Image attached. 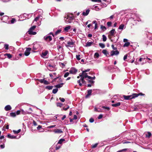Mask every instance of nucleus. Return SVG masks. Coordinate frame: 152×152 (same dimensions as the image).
Instances as JSON below:
<instances>
[{"label":"nucleus","instance_id":"nucleus-11","mask_svg":"<svg viewBox=\"0 0 152 152\" xmlns=\"http://www.w3.org/2000/svg\"><path fill=\"white\" fill-rule=\"evenodd\" d=\"M21 113L24 115H26L27 114H31V112H28L26 110L24 111L23 109H21Z\"/></svg>","mask_w":152,"mask_h":152},{"label":"nucleus","instance_id":"nucleus-8","mask_svg":"<svg viewBox=\"0 0 152 152\" xmlns=\"http://www.w3.org/2000/svg\"><path fill=\"white\" fill-rule=\"evenodd\" d=\"M53 132L56 134H61L63 133L62 129H56L53 131Z\"/></svg>","mask_w":152,"mask_h":152},{"label":"nucleus","instance_id":"nucleus-54","mask_svg":"<svg viewBox=\"0 0 152 152\" xmlns=\"http://www.w3.org/2000/svg\"><path fill=\"white\" fill-rule=\"evenodd\" d=\"M0 148L1 149H3V148H4V147H5L4 144L3 143L2 144H0Z\"/></svg>","mask_w":152,"mask_h":152},{"label":"nucleus","instance_id":"nucleus-43","mask_svg":"<svg viewBox=\"0 0 152 152\" xmlns=\"http://www.w3.org/2000/svg\"><path fill=\"white\" fill-rule=\"evenodd\" d=\"M65 140L64 139H61L59 140L58 142V143L61 144L62 143V142Z\"/></svg>","mask_w":152,"mask_h":152},{"label":"nucleus","instance_id":"nucleus-56","mask_svg":"<svg viewBox=\"0 0 152 152\" xmlns=\"http://www.w3.org/2000/svg\"><path fill=\"white\" fill-rule=\"evenodd\" d=\"M59 99L61 102H64L65 101V99L64 98L60 97Z\"/></svg>","mask_w":152,"mask_h":152},{"label":"nucleus","instance_id":"nucleus-6","mask_svg":"<svg viewBox=\"0 0 152 152\" xmlns=\"http://www.w3.org/2000/svg\"><path fill=\"white\" fill-rule=\"evenodd\" d=\"M77 71V70L74 67L71 68L69 71L70 73L72 74H75Z\"/></svg>","mask_w":152,"mask_h":152},{"label":"nucleus","instance_id":"nucleus-42","mask_svg":"<svg viewBox=\"0 0 152 152\" xmlns=\"http://www.w3.org/2000/svg\"><path fill=\"white\" fill-rule=\"evenodd\" d=\"M40 16L39 15V16H38L34 18V20L33 22H34V21L37 22L39 20V19L40 18Z\"/></svg>","mask_w":152,"mask_h":152},{"label":"nucleus","instance_id":"nucleus-44","mask_svg":"<svg viewBox=\"0 0 152 152\" xmlns=\"http://www.w3.org/2000/svg\"><path fill=\"white\" fill-rule=\"evenodd\" d=\"M61 30L60 29H59L58 30H57L55 33V34L56 35L60 33L61 32Z\"/></svg>","mask_w":152,"mask_h":152},{"label":"nucleus","instance_id":"nucleus-62","mask_svg":"<svg viewBox=\"0 0 152 152\" xmlns=\"http://www.w3.org/2000/svg\"><path fill=\"white\" fill-rule=\"evenodd\" d=\"M20 113H21V110H17L16 111V114L18 115L20 114Z\"/></svg>","mask_w":152,"mask_h":152},{"label":"nucleus","instance_id":"nucleus-18","mask_svg":"<svg viewBox=\"0 0 152 152\" xmlns=\"http://www.w3.org/2000/svg\"><path fill=\"white\" fill-rule=\"evenodd\" d=\"M92 92V90L91 89H89L87 90V94L86 96V97L87 98L88 96L91 95Z\"/></svg>","mask_w":152,"mask_h":152},{"label":"nucleus","instance_id":"nucleus-15","mask_svg":"<svg viewBox=\"0 0 152 152\" xmlns=\"http://www.w3.org/2000/svg\"><path fill=\"white\" fill-rule=\"evenodd\" d=\"M11 109L12 107L11 106L9 105H7L4 107V110L6 111L10 110Z\"/></svg>","mask_w":152,"mask_h":152},{"label":"nucleus","instance_id":"nucleus-19","mask_svg":"<svg viewBox=\"0 0 152 152\" xmlns=\"http://www.w3.org/2000/svg\"><path fill=\"white\" fill-rule=\"evenodd\" d=\"M7 137L10 139H15L16 138V136L13 135H12L10 134H8Z\"/></svg>","mask_w":152,"mask_h":152},{"label":"nucleus","instance_id":"nucleus-39","mask_svg":"<svg viewBox=\"0 0 152 152\" xmlns=\"http://www.w3.org/2000/svg\"><path fill=\"white\" fill-rule=\"evenodd\" d=\"M4 48L6 50H8L9 49V45L6 44H4Z\"/></svg>","mask_w":152,"mask_h":152},{"label":"nucleus","instance_id":"nucleus-4","mask_svg":"<svg viewBox=\"0 0 152 152\" xmlns=\"http://www.w3.org/2000/svg\"><path fill=\"white\" fill-rule=\"evenodd\" d=\"M95 77L94 76L93 77L91 76L88 77L86 80L88 81V83L91 84H93L94 83V81H93V80L95 79Z\"/></svg>","mask_w":152,"mask_h":152},{"label":"nucleus","instance_id":"nucleus-49","mask_svg":"<svg viewBox=\"0 0 152 152\" xmlns=\"http://www.w3.org/2000/svg\"><path fill=\"white\" fill-rule=\"evenodd\" d=\"M69 73L68 72H66L65 73L64 75V77H67V76H68V75H69Z\"/></svg>","mask_w":152,"mask_h":152},{"label":"nucleus","instance_id":"nucleus-57","mask_svg":"<svg viewBox=\"0 0 152 152\" xmlns=\"http://www.w3.org/2000/svg\"><path fill=\"white\" fill-rule=\"evenodd\" d=\"M56 126V125H51L48 127V128H51L55 127Z\"/></svg>","mask_w":152,"mask_h":152},{"label":"nucleus","instance_id":"nucleus-47","mask_svg":"<svg viewBox=\"0 0 152 152\" xmlns=\"http://www.w3.org/2000/svg\"><path fill=\"white\" fill-rule=\"evenodd\" d=\"M16 21V20L15 18H12L11 20V23L12 24L14 23Z\"/></svg>","mask_w":152,"mask_h":152},{"label":"nucleus","instance_id":"nucleus-7","mask_svg":"<svg viewBox=\"0 0 152 152\" xmlns=\"http://www.w3.org/2000/svg\"><path fill=\"white\" fill-rule=\"evenodd\" d=\"M31 49V48H26V50L24 53V55L26 56H28L30 53V51Z\"/></svg>","mask_w":152,"mask_h":152},{"label":"nucleus","instance_id":"nucleus-2","mask_svg":"<svg viewBox=\"0 0 152 152\" xmlns=\"http://www.w3.org/2000/svg\"><path fill=\"white\" fill-rule=\"evenodd\" d=\"M73 18V16L72 15H68L65 18V20L66 23H70Z\"/></svg>","mask_w":152,"mask_h":152},{"label":"nucleus","instance_id":"nucleus-37","mask_svg":"<svg viewBox=\"0 0 152 152\" xmlns=\"http://www.w3.org/2000/svg\"><path fill=\"white\" fill-rule=\"evenodd\" d=\"M99 53H96L94 55V58H97L99 57Z\"/></svg>","mask_w":152,"mask_h":152},{"label":"nucleus","instance_id":"nucleus-26","mask_svg":"<svg viewBox=\"0 0 152 152\" xmlns=\"http://www.w3.org/2000/svg\"><path fill=\"white\" fill-rule=\"evenodd\" d=\"M121 104V103L120 102H118L117 103L113 104H112V106L113 107H118L120 106Z\"/></svg>","mask_w":152,"mask_h":152},{"label":"nucleus","instance_id":"nucleus-53","mask_svg":"<svg viewBox=\"0 0 152 152\" xmlns=\"http://www.w3.org/2000/svg\"><path fill=\"white\" fill-rule=\"evenodd\" d=\"M107 25L108 27H110L111 26L112 23L111 22H108L107 23Z\"/></svg>","mask_w":152,"mask_h":152},{"label":"nucleus","instance_id":"nucleus-27","mask_svg":"<svg viewBox=\"0 0 152 152\" xmlns=\"http://www.w3.org/2000/svg\"><path fill=\"white\" fill-rule=\"evenodd\" d=\"M115 30L114 29H112L110 31V35L112 36H113L114 35V34L115 33Z\"/></svg>","mask_w":152,"mask_h":152},{"label":"nucleus","instance_id":"nucleus-16","mask_svg":"<svg viewBox=\"0 0 152 152\" xmlns=\"http://www.w3.org/2000/svg\"><path fill=\"white\" fill-rule=\"evenodd\" d=\"M69 46L72 47H73L74 42L72 41H68L67 43Z\"/></svg>","mask_w":152,"mask_h":152},{"label":"nucleus","instance_id":"nucleus-52","mask_svg":"<svg viewBox=\"0 0 152 152\" xmlns=\"http://www.w3.org/2000/svg\"><path fill=\"white\" fill-rule=\"evenodd\" d=\"M98 144V143H96L95 144H94V145H92V148H96L97 147Z\"/></svg>","mask_w":152,"mask_h":152},{"label":"nucleus","instance_id":"nucleus-23","mask_svg":"<svg viewBox=\"0 0 152 152\" xmlns=\"http://www.w3.org/2000/svg\"><path fill=\"white\" fill-rule=\"evenodd\" d=\"M53 86H48L45 87V89L48 90H50L52 89Z\"/></svg>","mask_w":152,"mask_h":152},{"label":"nucleus","instance_id":"nucleus-58","mask_svg":"<svg viewBox=\"0 0 152 152\" xmlns=\"http://www.w3.org/2000/svg\"><path fill=\"white\" fill-rule=\"evenodd\" d=\"M89 121L90 123H93L94 122V120L93 118H91L89 119Z\"/></svg>","mask_w":152,"mask_h":152},{"label":"nucleus","instance_id":"nucleus-24","mask_svg":"<svg viewBox=\"0 0 152 152\" xmlns=\"http://www.w3.org/2000/svg\"><path fill=\"white\" fill-rule=\"evenodd\" d=\"M80 77H81V78L80 79V80H81L82 83L83 84H86V82H85V80H84L85 78H86V77H83V76Z\"/></svg>","mask_w":152,"mask_h":152},{"label":"nucleus","instance_id":"nucleus-61","mask_svg":"<svg viewBox=\"0 0 152 152\" xmlns=\"http://www.w3.org/2000/svg\"><path fill=\"white\" fill-rule=\"evenodd\" d=\"M91 1L93 2H101V0H91Z\"/></svg>","mask_w":152,"mask_h":152},{"label":"nucleus","instance_id":"nucleus-5","mask_svg":"<svg viewBox=\"0 0 152 152\" xmlns=\"http://www.w3.org/2000/svg\"><path fill=\"white\" fill-rule=\"evenodd\" d=\"M44 39L47 42H49L52 40V37L48 35H46L44 37Z\"/></svg>","mask_w":152,"mask_h":152},{"label":"nucleus","instance_id":"nucleus-29","mask_svg":"<svg viewBox=\"0 0 152 152\" xmlns=\"http://www.w3.org/2000/svg\"><path fill=\"white\" fill-rule=\"evenodd\" d=\"M94 110L98 112H102V110L100 108H97L95 107L94 108Z\"/></svg>","mask_w":152,"mask_h":152},{"label":"nucleus","instance_id":"nucleus-59","mask_svg":"<svg viewBox=\"0 0 152 152\" xmlns=\"http://www.w3.org/2000/svg\"><path fill=\"white\" fill-rule=\"evenodd\" d=\"M76 58L78 60H79L80 59V55H77L76 56Z\"/></svg>","mask_w":152,"mask_h":152},{"label":"nucleus","instance_id":"nucleus-25","mask_svg":"<svg viewBox=\"0 0 152 152\" xmlns=\"http://www.w3.org/2000/svg\"><path fill=\"white\" fill-rule=\"evenodd\" d=\"M93 43V42H88L86 43V47H89L91 46L92 44Z\"/></svg>","mask_w":152,"mask_h":152},{"label":"nucleus","instance_id":"nucleus-17","mask_svg":"<svg viewBox=\"0 0 152 152\" xmlns=\"http://www.w3.org/2000/svg\"><path fill=\"white\" fill-rule=\"evenodd\" d=\"M145 137L147 138H150L151 136V133L150 132H147L145 133Z\"/></svg>","mask_w":152,"mask_h":152},{"label":"nucleus","instance_id":"nucleus-14","mask_svg":"<svg viewBox=\"0 0 152 152\" xmlns=\"http://www.w3.org/2000/svg\"><path fill=\"white\" fill-rule=\"evenodd\" d=\"M8 17L7 15L4 16L1 18V20H3L4 22L8 20Z\"/></svg>","mask_w":152,"mask_h":152},{"label":"nucleus","instance_id":"nucleus-21","mask_svg":"<svg viewBox=\"0 0 152 152\" xmlns=\"http://www.w3.org/2000/svg\"><path fill=\"white\" fill-rule=\"evenodd\" d=\"M71 28V26H67L65 28H64V31L65 32H67Z\"/></svg>","mask_w":152,"mask_h":152},{"label":"nucleus","instance_id":"nucleus-55","mask_svg":"<svg viewBox=\"0 0 152 152\" xmlns=\"http://www.w3.org/2000/svg\"><path fill=\"white\" fill-rule=\"evenodd\" d=\"M102 107L103 108L106 109L107 110H110V108L109 107H106L105 106H102Z\"/></svg>","mask_w":152,"mask_h":152},{"label":"nucleus","instance_id":"nucleus-30","mask_svg":"<svg viewBox=\"0 0 152 152\" xmlns=\"http://www.w3.org/2000/svg\"><path fill=\"white\" fill-rule=\"evenodd\" d=\"M124 25L122 24L119 26V28H118V29L123 30L124 28Z\"/></svg>","mask_w":152,"mask_h":152},{"label":"nucleus","instance_id":"nucleus-20","mask_svg":"<svg viewBox=\"0 0 152 152\" xmlns=\"http://www.w3.org/2000/svg\"><path fill=\"white\" fill-rule=\"evenodd\" d=\"M48 68L50 70L53 71L54 70V69H53L54 68L53 66L51 65L50 64H49L48 66Z\"/></svg>","mask_w":152,"mask_h":152},{"label":"nucleus","instance_id":"nucleus-35","mask_svg":"<svg viewBox=\"0 0 152 152\" xmlns=\"http://www.w3.org/2000/svg\"><path fill=\"white\" fill-rule=\"evenodd\" d=\"M99 45L102 48H104L105 47V45L102 43H99Z\"/></svg>","mask_w":152,"mask_h":152},{"label":"nucleus","instance_id":"nucleus-41","mask_svg":"<svg viewBox=\"0 0 152 152\" xmlns=\"http://www.w3.org/2000/svg\"><path fill=\"white\" fill-rule=\"evenodd\" d=\"M102 53L105 55H107L108 54L107 51L105 50H103L102 51Z\"/></svg>","mask_w":152,"mask_h":152},{"label":"nucleus","instance_id":"nucleus-1","mask_svg":"<svg viewBox=\"0 0 152 152\" xmlns=\"http://www.w3.org/2000/svg\"><path fill=\"white\" fill-rule=\"evenodd\" d=\"M139 94H134L131 95L125 96L124 95L123 97L125 100H129L137 97L139 96Z\"/></svg>","mask_w":152,"mask_h":152},{"label":"nucleus","instance_id":"nucleus-9","mask_svg":"<svg viewBox=\"0 0 152 152\" xmlns=\"http://www.w3.org/2000/svg\"><path fill=\"white\" fill-rule=\"evenodd\" d=\"M90 11V10L89 9H87L85 11H84L83 12L82 15L84 16H86L88 14Z\"/></svg>","mask_w":152,"mask_h":152},{"label":"nucleus","instance_id":"nucleus-51","mask_svg":"<svg viewBox=\"0 0 152 152\" xmlns=\"http://www.w3.org/2000/svg\"><path fill=\"white\" fill-rule=\"evenodd\" d=\"M63 105V104L61 103H57V107H61Z\"/></svg>","mask_w":152,"mask_h":152},{"label":"nucleus","instance_id":"nucleus-28","mask_svg":"<svg viewBox=\"0 0 152 152\" xmlns=\"http://www.w3.org/2000/svg\"><path fill=\"white\" fill-rule=\"evenodd\" d=\"M10 116L12 117H15L16 116V113H10Z\"/></svg>","mask_w":152,"mask_h":152},{"label":"nucleus","instance_id":"nucleus-63","mask_svg":"<svg viewBox=\"0 0 152 152\" xmlns=\"http://www.w3.org/2000/svg\"><path fill=\"white\" fill-rule=\"evenodd\" d=\"M57 48L59 50L60 49H62V46L61 45H59V46H58Z\"/></svg>","mask_w":152,"mask_h":152},{"label":"nucleus","instance_id":"nucleus-40","mask_svg":"<svg viewBox=\"0 0 152 152\" xmlns=\"http://www.w3.org/2000/svg\"><path fill=\"white\" fill-rule=\"evenodd\" d=\"M21 131L20 129H19L17 131L13 130V132L15 134H18Z\"/></svg>","mask_w":152,"mask_h":152},{"label":"nucleus","instance_id":"nucleus-33","mask_svg":"<svg viewBox=\"0 0 152 152\" xmlns=\"http://www.w3.org/2000/svg\"><path fill=\"white\" fill-rule=\"evenodd\" d=\"M38 46V45L37 44H35L34 45L33 48V49L34 50H36L37 49V46Z\"/></svg>","mask_w":152,"mask_h":152},{"label":"nucleus","instance_id":"nucleus-3","mask_svg":"<svg viewBox=\"0 0 152 152\" xmlns=\"http://www.w3.org/2000/svg\"><path fill=\"white\" fill-rule=\"evenodd\" d=\"M36 26L34 25L31 27L28 31V34L30 35H35L37 34L35 31H33L36 28Z\"/></svg>","mask_w":152,"mask_h":152},{"label":"nucleus","instance_id":"nucleus-13","mask_svg":"<svg viewBox=\"0 0 152 152\" xmlns=\"http://www.w3.org/2000/svg\"><path fill=\"white\" fill-rule=\"evenodd\" d=\"M48 53V51L47 50H46L44 52L42 53L41 56L43 58H46V56Z\"/></svg>","mask_w":152,"mask_h":152},{"label":"nucleus","instance_id":"nucleus-32","mask_svg":"<svg viewBox=\"0 0 152 152\" xmlns=\"http://www.w3.org/2000/svg\"><path fill=\"white\" fill-rule=\"evenodd\" d=\"M58 90L57 88H54L53 89L52 92L54 94H56L58 91Z\"/></svg>","mask_w":152,"mask_h":152},{"label":"nucleus","instance_id":"nucleus-38","mask_svg":"<svg viewBox=\"0 0 152 152\" xmlns=\"http://www.w3.org/2000/svg\"><path fill=\"white\" fill-rule=\"evenodd\" d=\"M101 28L103 31H105L106 29V27L102 25H101Z\"/></svg>","mask_w":152,"mask_h":152},{"label":"nucleus","instance_id":"nucleus-12","mask_svg":"<svg viewBox=\"0 0 152 152\" xmlns=\"http://www.w3.org/2000/svg\"><path fill=\"white\" fill-rule=\"evenodd\" d=\"M79 76L80 77L83 76L84 77H86V78H88V77L89 76L87 75V73L86 72H84L83 73V71H82V73H80Z\"/></svg>","mask_w":152,"mask_h":152},{"label":"nucleus","instance_id":"nucleus-48","mask_svg":"<svg viewBox=\"0 0 152 152\" xmlns=\"http://www.w3.org/2000/svg\"><path fill=\"white\" fill-rule=\"evenodd\" d=\"M43 83L47 85L49 84L50 83L49 82L47 81L46 80H45L44 81V82H43Z\"/></svg>","mask_w":152,"mask_h":152},{"label":"nucleus","instance_id":"nucleus-46","mask_svg":"<svg viewBox=\"0 0 152 152\" xmlns=\"http://www.w3.org/2000/svg\"><path fill=\"white\" fill-rule=\"evenodd\" d=\"M37 80H38L40 83H43V82H44V81L45 80V79H37Z\"/></svg>","mask_w":152,"mask_h":152},{"label":"nucleus","instance_id":"nucleus-60","mask_svg":"<svg viewBox=\"0 0 152 152\" xmlns=\"http://www.w3.org/2000/svg\"><path fill=\"white\" fill-rule=\"evenodd\" d=\"M103 117V115L102 114L99 115L98 117V119H100L102 118Z\"/></svg>","mask_w":152,"mask_h":152},{"label":"nucleus","instance_id":"nucleus-31","mask_svg":"<svg viewBox=\"0 0 152 152\" xmlns=\"http://www.w3.org/2000/svg\"><path fill=\"white\" fill-rule=\"evenodd\" d=\"M102 40L104 42H105L107 40V37L106 36L104 35H103L102 36Z\"/></svg>","mask_w":152,"mask_h":152},{"label":"nucleus","instance_id":"nucleus-22","mask_svg":"<svg viewBox=\"0 0 152 152\" xmlns=\"http://www.w3.org/2000/svg\"><path fill=\"white\" fill-rule=\"evenodd\" d=\"M63 84H64L63 83L58 84L56 85L55 86V87L56 88H60L61 87L63 86Z\"/></svg>","mask_w":152,"mask_h":152},{"label":"nucleus","instance_id":"nucleus-50","mask_svg":"<svg viewBox=\"0 0 152 152\" xmlns=\"http://www.w3.org/2000/svg\"><path fill=\"white\" fill-rule=\"evenodd\" d=\"M94 8L95 10L97 11H99L100 10V9L97 6H95Z\"/></svg>","mask_w":152,"mask_h":152},{"label":"nucleus","instance_id":"nucleus-10","mask_svg":"<svg viewBox=\"0 0 152 152\" xmlns=\"http://www.w3.org/2000/svg\"><path fill=\"white\" fill-rule=\"evenodd\" d=\"M119 53V52L118 50H112L111 52L110 55L111 56H113L114 55H118Z\"/></svg>","mask_w":152,"mask_h":152},{"label":"nucleus","instance_id":"nucleus-45","mask_svg":"<svg viewBox=\"0 0 152 152\" xmlns=\"http://www.w3.org/2000/svg\"><path fill=\"white\" fill-rule=\"evenodd\" d=\"M5 139L1 140L0 139V144H2L3 143H4L5 142Z\"/></svg>","mask_w":152,"mask_h":152},{"label":"nucleus","instance_id":"nucleus-34","mask_svg":"<svg viewBox=\"0 0 152 152\" xmlns=\"http://www.w3.org/2000/svg\"><path fill=\"white\" fill-rule=\"evenodd\" d=\"M4 55L5 56H7L8 58H11L12 56L11 55L10 53H6Z\"/></svg>","mask_w":152,"mask_h":152},{"label":"nucleus","instance_id":"nucleus-64","mask_svg":"<svg viewBox=\"0 0 152 152\" xmlns=\"http://www.w3.org/2000/svg\"><path fill=\"white\" fill-rule=\"evenodd\" d=\"M69 108V106H67V107L66 108H63V109L64 110L66 111V110L68 109Z\"/></svg>","mask_w":152,"mask_h":152},{"label":"nucleus","instance_id":"nucleus-36","mask_svg":"<svg viewBox=\"0 0 152 152\" xmlns=\"http://www.w3.org/2000/svg\"><path fill=\"white\" fill-rule=\"evenodd\" d=\"M130 44V43L129 42H126L124 44V47H127Z\"/></svg>","mask_w":152,"mask_h":152}]
</instances>
